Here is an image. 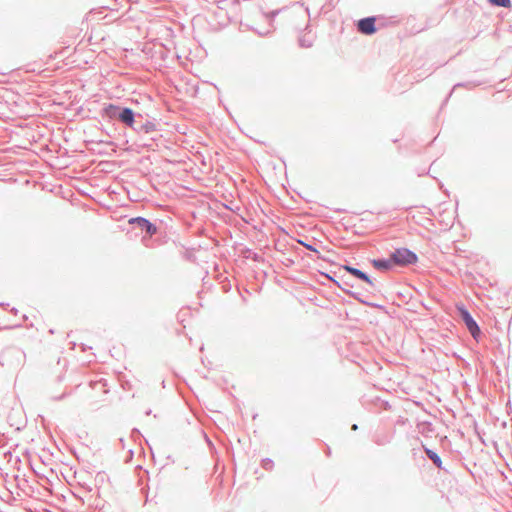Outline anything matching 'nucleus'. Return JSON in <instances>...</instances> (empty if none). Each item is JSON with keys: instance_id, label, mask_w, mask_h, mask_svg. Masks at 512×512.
<instances>
[{"instance_id": "nucleus-1", "label": "nucleus", "mask_w": 512, "mask_h": 512, "mask_svg": "<svg viewBox=\"0 0 512 512\" xmlns=\"http://www.w3.org/2000/svg\"><path fill=\"white\" fill-rule=\"evenodd\" d=\"M391 259L393 265L405 266L413 264L417 261V256L412 251L406 248L397 249L392 255Z\"/></svg>"}, {"instance_id": "nucleus-2", "label": "nucleus", "mask_w": 512, "mask_h": 512, "mask_svg": "<svg viewBox=\"0 0 512 512\" xmlns=\"http://www.w3.org/2000/svg\"><path fill=\"white\" fill-rule=\"evenodd\" d=\"M457 309L460 313L461 318L465 322L467 329L471 333V335L476 339L480 335V329L477 323L473 320L469 312L463 307L458 305Z\"/></svg>"}, {"instance_id": "nucleus-3", "label": "nucleus", "mask_w": 512, "mask_h": 512, "mask_svg": "<svg viewBox=\"0 0 512 512\" xmlns=\"http://www.w3.org/2000/svg\"><path fill=\"white\" fill-rule=\"evenodd\" d=\"M358 30L363 34H367V35L373 34L376 31L375 18L368 17V18L361 19L358 22Z\"/></svg>"}, {"instance_id": "nucleus-4", "label": "nucleus", "mask_w": 512, "mask_h": 512, "mask_svg": "<svg viewBox=\"0 0 512 512\" xmlns=\"http://www.w3.org/2000/svg\"><path fill=\"white\" fill-rule=\"evenodd\" d=\"M129 223H137L139 225L140 228H144L146 229V231L150 234V235H153L156 233V227L151 224L148 220L144 219V218H141V217H138V218H131L129 220Z\"/></svg>"}, {"instance_id": "nucleus-5", "label": "nucleus", "mask_w": 512, "mask_h": 512, "mask_svg": "<svg viewBox=\"0 0 512 512\" xmlns=\"http://www.w3.org/2000/svg\"><path fill=\"white\" fill-rule=\"evenodd\" d=\"M344 269L346 271H348L349 273H351L353 276L365 281L366 283L368 284H372V281L371 279L368 277V275H366L364 272H362L361 270L359 269H356V268H353V267H350V266H344Z\"/></svg>"}, {"instance_id": "nucleus-6", "label": "nucleus", "mask_w": 512, "mask_h": 512, "mask_svg": "<svg viewBox=\"0 0 512 512\" xmlns=\"http://www.w3.org/2000/svg\"><path fill=\"white\" fill-rule=\"evenodd\" d=\"M119 118L125 124L131 126L134 122V114L133 111L129 108H125L119 115Z\"/></svg>"}, {"instance_id": "nucleus-7", "label": "nucleus", "mask_w": 512, "mask_h": 512, "mask_svg": "<svg viewBox=\"0 0 512 512\" xmlns=\"http://www.w3.org/2000/svg\"><path fill=\"white\" fill-rule=\"evenodd\" d=\"M373 266L379 270H388L394 265L392 259L390 258L389 260H374Z\"/></svg>"}, {"instance_id": "nucleus-8", "label": "nucleus", "mask_w": 512, "mask_h": 512, "mask_svg": "<svg viewBox=\"0 0 512 512\" xmlns=\"http://www.w3.org/2000/svg\"><path fill=\"white\" fill-rule=\"evenodd\" d=\"M424 450H425V453L427 454V456L433 461V463L438 467V468H442V461L440 459V457L432 450L424 447Z\"/></svg>"}, {"instance_id": "nucleus-9", "label": "nucleus", "mask_w": 512, "mask_h": 512, "mask_svg": "<svg viewBox=\"0 0 512 512\" xmlns=\"http://www.w3.org/2000/svg\"><path fill=\"white\" fill-rule=\"evenodd\" d=\"M489 2L501 7H509L511 4L510 0H489Z\"/></svg>"}, {"instance_id": "nucleus-10", "label": "nucleus", "mask_w": 512, "mask_h": 512, "mask_svg": "<svg viewBox=\"0 0 512 512\" xmlns=\"http://www.w3.org/2000/svg\"><path fill=\"white\" fill-rule=\"evenodd\" d=\"M302 245H304L306 248L310 249V250H313V251H316L314 248L311 247V245H307L303 242H300Z\"/></svg>"}, {"instance_id": "nucleus-11", "label": "nucleus", "mask_w": 512, "mask_h": 512, "mask_svg": "<svg viewBox=\"0 0 512 512\" xmlns=\"http://www.w3.org/2000/svg\"><path fill=\"white\" fill-rule=\"evenodd\" d=\"M112 109H116L114 105H109V107L106 109L107 112H109Z\"/></svg>"}]
</instances>
